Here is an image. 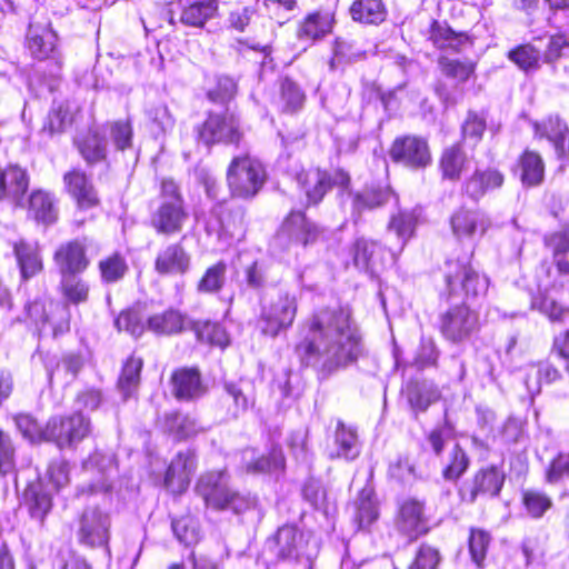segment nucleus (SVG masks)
I'll return each instance as SVG.
<instances>
[{"label":"nucleus","mask_w":569,"mask_h":569,"mask_svg":"<svg viewBox=\"0 0 569 569\" xmlns=\"http://www.w3.org/2000/svg\"><path fill=\"white\" fill-rule=\"evenodd\" d=\"M301 335L297 352L322 375L346 368L360 355V337L347 308L315 310L302 323Z\"/></svg>","instance_id":"f257e3e1"},{"label":"nucleus","mask_w":569,"mask_h":569,"mask_svg":"<svg viewBox=\"0 0 569 569\" xmlns=\"http://www.w3.org/2000/svg\"><path fill=\"white\" fill-rule=\"evenodd\" d=\"M266 548L278 561L313 569V562L320 550L319 540L296 526H282L267 539Z\"/></svg>","instance_id":"f03ea898"},{"label":"nucleus","mask_w":569,"mask_h":569,"mask_svg":"<svg viewBox=\"0 0 569 569\" xmlns=\"http://www.w3.org/2000/svg\"><path fill=\"white\" fill-rule=\"evenodd\" d=\"M196 491L206 506L214 510L230 509L234 513H241L256 506L254 497L241 495L229 488L222 471L202 475L197 482Z\"/></svg>","instance_id":"7ed1b4c3"},{"label":"nucleus","mask_w":569,"mask_h":569,"mask_svg":"<svg viewBox=\"0 0 569 569\" xmlns=\"http://www.w3.org/2000/svg\"><path fill=\"white\" fill-rule=\"evenodd\" d=\"M267 179L263 164L248 153L233 157L228 170L227 182L233 197L251 199L258 194Z\"/></svg>","instance_id":"20e7f679"},{"label":"nucleus","mask_w":569,"mask_h":569,"mask_svg":"<svg viewBox=\"0 0 569 569\" xmlns=\"http://www.w3.org/2000/svg\"><path fill=\"white\" fill-rule=\"evenodd\" d=\"M187 217L188 213L184 210L178 186L172 180H163L161 183V203L151 217L152 227L159 233H177L182 229Z\"/></svg>","instance_id":"39448f33"},{"label":"nucleus","mask_w":569,"mask_h":569,"mask_svg":"<svg viewBox=\"0 0 569 569\" xmlns=\"http://www.w3.org/2000/svg\"><path fill=\"white\" fill-rule=\"evenodd\" d=\"M298 310L297 298L288 291H278L261 307L259 327L263 335L276 337L295 321Z\"/></svg>","instance_id":"423d86ee"},{"label":"nucleus","mask_w":569,"mask_h":569,"mask_svg":"<svg viewBox=\"0 0 569 569\" xmlns=\"http://www.w3.org/2000/svg\"><path fill=\"white\" fill-rule=\"evenodd\" d=\"M445 279L449 295L463 292L466 297H479L487 292L488 279L478 273L470 264L469 258L449 259L445 266Z\"/></svg>","instance_id":"0eeeda50"},{"label":"nucleus","mask_w":569,"mask_h":569,"mask_svg":"<svg viewBox=\"0 0 569 569\" xmlns=\"http://www.w3.org/2000/svg\"><path fill=\"white\" fill-rule=\"evenodd\" d=\"M319 236L318 227L302 211H292L278 230L273 246L282 251L313 243Z\"/></svg>","instance_id":"6e6552de"},{"label":"nucleus","mask_w":569,"mask_h":569,"mask_svg":"<svg viewBox=\"0 0 569 569\" xmlns=\"http://www.w3.org/2000/svg\"><path fill=\"white\" fill-rule=\"evenodd\" d=\"M92 430L91 420L81 412L68 417H52L47 422V441L60 449L73 448L87 438Z\"/></svg>","instance_id":"1a4fd4ad"},{"label":"nucleus","mask_w":569,"mask_h":569,"mask_svg":"<svg viewBox=\"0 0 569 569\" xmlns=\"http://www.w3.org/2000/svg\"><path fill=\"white\" fill-rule=\"evenodd\" d=\"M296 181L303 191L308 203L317 204L333 186L342 189L347 188L350 182V177L348 172L341 169L328 172L313 168L298 172Z\"/></svg>","instance_id":"9d476101"},{"label":"nucleus","mask_w":569,"mask_h":569,"mask_svg":"<svg viewBox=\"0 0 569 569\" xmlns=\"http://www.w3.org/2000/svg\"><path fill=\"white\" fill-rule=\"evenodd\" d=\"M110 515L99 507H87L79 516L77 539L89 548L108 547L110 539Z\"/></svg>","instance_id":"9b49d317"},{"label":"nucleus","mask_w":569,"mask_h":569,"mask_svg":"<svg viewBox=\"0 0 569 569\" xmlns=\"http://www.w3.org/2000/svg\"><path fill=\"white\" fill-rule=\"evenodd\" d=\"M199 139L206 144L228 143L238 144L242 133L239 120L232 113H209L203 124L198 129Z\"/></svg>","instance_id":"f8f14e48"},{"label":"nucleus","mask_w":569,"mask_h":569,"mask_svg":"<svg viewBox=\"0 0 569 569\" xmlns=\"http://www.w3.org/2000/svg\"><path fill=\"white\" fill-rule=\"evenodd\" d=\"M478 327V315L466 305L452 307L440 316V332L455 343L468 339Z\"/></svg>","instance_id":"ddd939ff"},{"label":"nucleus","mask_w":569,"mask_h":569,"mask_svg":"<svg viewBox=\"0 0 569 569\" xmlns=\"http://www.w3.org/2000/svg\"><path fill=\"white\" fill-rule=\"evenodd\" d=\"M27 47L31 56L38 60H54L61 67L60 56L57 47L58 37L51 24L46 19H33L26 36Z\"/></svg>","instance_id":"4468645a"},{"label":"nucleus","mask_w":569,"mask_h":569,"mask_svg":"<svg viewBox=\"0 0 569 569\" xmlns=\"http://www.w3.org/2000/svg\"><path fill=\"white\" fill-rule=\"evenodd\" d=\"M391 159L412 169L426 168L431 163L427 140L416 136L397 138L390 149Z\"/></svg>","instance_id":"2eb2a0df"},{"label":"nucleus","mask_w":569,"mask_h":569,"mask_svg":"<svg viewBox=\"0 0 569 569\" xmlns=\"http://www.w3.org/2000/svg\"><path fill=\"white\" fill-rule=\"evenodd\" d=\"M396 525L398 530L410 540L426 533L428 531V519L425 515L423 502L412 498L402 501L398 509Z\"/></svg>","instance_id":"dca6fc26"},{"label":"nucleus","mask_w":569,"mask_h":569,"mask_svg":"<svg viewBox=\"0 0 569 569\" xmlns=\"http://www.w3.org/2000/svg\"><path fill=\"white\" fill-rule=\"evenodd\" d=\"M489 224V219L483 212L465 207L457 209L450 218L451 231L458 240H470L477 234L482 236Z\"/></svg>","instance_id":"f3484780"},{"label":"nucleus","mask_w":569,"mask_h":569,"mask_svg":"<svg viewBox=\"0 0 569 569\" xmlns=\"http://www.w3.org/2000/svg\"><path fill=\"white\" fill-rule=\"evenodd\" d=\"M196 470V457L190 450L179 452L168 467L164 486L173 493L183 492Z\"/></svg>","instance_id":"a211bd4d"},{"label":"nucleus","mask_w":569,"mask_h":569,"mask_svg":"<svg viewBox=\"0 0 569 569\" xmlns=\"http://www.w3.org/2000/svg\"><path fill=\"white\" fill-rule=\"evenodd\" d=\"M503 481V473L492 467L479 471L473 478L472 486L462 487L459 493L463 501L472 503L479 495L497 496L501 490Z\"/></svg>","instance_id":"6ab92c4d"},{"label":"nucleus","mask_w":569,"mask_h":569,"mask_svg":"<svg viewBox=\"0 0 569 569\" xmlns=\"http://www.w3.org/2000/svg\"><path fill=\"white\" fill-rule=\"evenodd\" d=\"M503 174L495 168H478L465 181L463 193L470 199L478 201L487 192L500 188L503 184Z\"/></svg>","instance_id":"aec40b11"},{"label":"nucleus","mask_w":569,"mask_h":569,"mask_svg":"<svg viewBox=\"0 0 569 569\" xmlns=\"http://www.w3.org/2000/svg\"><path fill=\"white\" fill-rule=\"evenodd\" d=\"M190 268V254L180 243L161 249L154 260V270L162 276L183 274Z\"/></svg>","instance_id":"412c9836"},{"label":"nucleus","mask_w":569,"mask_h":569,"mask_svg":"<svg viewBox=\"0 0 569 569\" xmlns=\"http://www.w3.org/2000/svg\"><path fill=\"white\" fill-rule=\"evenodd\" d=\"M172 392L180 400L198 399L207 393L200 372L194 368H181L171 377Z\"/></svg>","instance_id":"4be33fe9"},{"label":"nucleus","mask_w":569,"mask_h":569,"mask_svg":"<svg viewBox=\"0 0 569 569\" xmlns=\"http://www.w3.org/2000/svg\"><path fill=\"white\" fill-rule=\"evenodd\" d=\"M28 187L29 178L24 169L18 166H10L7 169L0 168V201L8 199L17 206H21Z\"/></svg>","instance_id":"5701e85b"},{"label":"nucleus","mask_w":569,"mask_h":569,"mask_svg":"<svg viewBox=\"0 0 569 569\" xmlns=\"http://www.w3.org/2000/svg\"><path fill=\"white\" fill-rule=\"evenodd\" d=\"M54 260L62 276L80 273L89 264L84 246L79 240L60 246L54 253Z\"/></svg>","instance_id":"b1692460"},{"label":"nucleus","mask_w":569,"mask_h":569,"mask_svg":"<svg viewBox=\"0 0 569 569\" xmlns=\"http://www.w3.org/2000/svg\"><path fill=\"white\" fill-rule=\"evenodd\" d=\"M355 266L375 276L383 268L382 247L367 239H358L352 248Z\"/></svg>","instance_id":"393cba45"},{"label":"nucleus","mask_w":569,"mask_h":569,"mask_svg":"<svg viewBox=\"0 0 569 569\" xmlns=\"http://www.w3.org/2000/svg\"><path fill=\"white\" fill-rule=\"evenodd\" d=\"M535 131L537 137L547 138L552 143L559 157L569 152V129L559 117L550 116L535 122Z\"/></svg>","instance_id":"a878e982"},{"label":"nucleus","mask_w":569,"mask_h":569,"mask_svg":"<svg viewBox=\"0 0 569 569\" xmlns=\"http://www.w3.org/2000/svg\"><path fill=\"white\" fill-rule=\"evenodd\" d=\"M63 181L80 208L88 209L98 204L97 192L84 172L71 170L63 176Z\"/></svg>","instance_id":"bb28decb"},{"label":"nucleus","mask_w":569,"mask_h":569,"mask_svg":"<svg viewBox=\"0 0 569 569\" xmlns=\"http://www.w3.org/2000/svg\"><path fill=\"white\" fill-rule=\"evenodd\" d=\"M180 22L188 27L201 28L218 9L217 0H180Z\"/></svg>","instance_id":"cd10ccee"},{"label":"nucleus","mask_w":569,"mask_h":569,"mask_svg":"<svg viewBox=\"0 0 569 569\" xmlns=\"http://www.w3.org/2000/svg\"><path fill=\"white\" fill-rule=\"evenodd\" d=\"M335 18L329 11L309 13L299 24L297 36L299 39L319 40L332 31Z\"/></svg>","instance_id":"c85d7f7f"},{"label":"nucleus","mask_w":569,"mask_h":569,"mask_svg":"<svg viewBox=\"0 0 569 569\" xmlns=\"http://www.w3.org/2000/svg\"><path fill=\"white\" fill-rule=\"evenodd\" d=\"M470 159L460 143L445 148L439 161L443 178L455 181L460 179L461 173L468 169Z\"/></svg>","instance_id":"c756f323"},{"label":"nucleus","mask_w":569,"mask_h":569,"mask_svg":"<svg viewBox=\"0 0 569 569\" xmlns=\"http://www.w3.org/2000/svg\"><path fill=\"white\" fill-rule=\"evenodd\" d=\"M29 213L39 222L51 224L58 219V209L51 193L34 190L29 197Z\"/></svg>","instance_id":"7c9ffc66"},{"label":"nucleus","mask_w":569,"mask_h":569,"mask_svg":"<svg viewBox=\"0 0 569 569\" xmlns=\"http://www.w3.org/2000/svg\"><path fill=\"white\" fill-rule=\"evenodd\" d=\"M429 40L439 49H452L459 51L469 43V37L462 32H455L445 22L433 21L429 30Z\"/></svg>","instance_id":"2f4dec72"},{"label":"nucleus","mask_w":569,"mask_h":569,"mask_svg":"<svg viewBox=\"0 0 569 569\" xmlns=\"http://www.w3.org/2000/svg\"><path fill=\"white\" fill-rule=\"evenodd\" d=\"M407 398L416 411H426L440 398L438 388L429 381H413L407 386Z\"/></svg>","instance_id":"473e14b6"},{"label":"nucleus","mask_w":569,"mask_h":569,"mask_svg":"<svg viewBox=\"0 0 569 569\" xmlns=\"http://www.w3.org/2000/svg\"><path fill=\"white\" fill-rule=\"evenodd\" d=\"M518 170L522 184L535 187L543 180L545 163L537 152L526 151L519 159Z\"/></svg>","instance_id":"72a5a7b5"},{"label":"nucleus","mask_w":569,"mask_h":569,"mask_svg":"<svg viewBox=\"0 0 569 569\" xmlns=\"http://www.w3.org/2000/svg\"><path fill=\"white\" fill-rule=\"evenodd\" d=\"M349 11L355 21L367 24H378L387 14L382 0H355Z\"/></svg>","instance_id":"f704fd0d"},{"label":"nucleus","mask_w":569,"mask_h":569,"mask_svg":"<svg viewBox=\"0 0 569 569\" xmlns=\"http://www.w3.org/2000/svg\"><path fill=\"white\" fill-rule=\"evenodd\" d=\"M162 429L177 440L193 437L201 430L193 418L179 412L167 413L163 419Z\"/></svg>","instance_id":"c9c22d12"},{"label":"nucleus","mask_w":569,"mask_h":569,"mask_svg":"<svg viewBox=\"0 0 569 569\" xmlns=\"http://www.w3.org/2000/svg\"><path fill=\"white\" fill-rule=\"evenodd\" d=\"M13 249L23 279L33 277L42 269V261L36 243L20 241L14 244Z\"/></svg>","instance_id":"e433bc0d"},{"label":"nucleus","mask_w":569,"mask_h":569,"mask_svg":"<svg viewBox=\"0 0 569 569\" xmlns=\"http://www.w3.org/2000/svg\"><path fill=\"white\" fill-rule=\"evenodd\" d=\"M336 449L329 452L331 459L345 458L352 460L359 455V446L356 431L347 428L342 422H338L335 436Z\"/></svg>","instance_id":"4c0bfd02"},{"label":"nucleus","mask_w":569,"mask_h":569,"mask_svg":"<svg viewBox=\"0 0 569 569\" xmlns=\"http://www.w3.org/2000/svg\"><path fill=\"white\" fill-rule=\"evenodd\" d=\"M107 139L97 131H90L78 142V149L88 164H94L107 159Z\"/></svg>","instance_id":"58836bf2"},{"label":"nucleus","mask_w":569,"mask_h":569,"mask_svg":"<svg viewBox=\"0 0 569 569\" xmlns=\"http://www.w3.org/2000/svg\"><path fill=\"white\" fill-rule=\"evenodd\" d=\"M391 200L397 203L398 197L389 187L367 189L356 194L353 208L356 211L361 212L367 209L371 210L381 207Z\"/></svg>","instance_id":"ea45409f"},{"label":"nucleus","mask_w":569,"mask_h":569,"mask_svg":"<svg viewBox=\"0 0 569 569\" xmlns=\"http://www.w3.org/2000/svg\"><path fill=\"white\" fill-rule=\"evenodd\" d=\"M365 54V50L355 41L338 37L332 46V58L329 62L330 69L335 70L341 64L360 60Z\"/></svg>","instance_id":"a19ab883"},{"label":"nucleus","mask_w":569,"mask_h":569,"mask_svg":"<svg viewBox=\"0 0 569 569\" xmlns=\"http://www.w3.org/2000/svg\"><path fill=\"white\" fill-rule=\"evenodd\" d=\"M148 329L157 335H172L182 330L183 317L176 310H167L147 318Z\"/></svg>","instance_id":"79ce46f5"},{"label":"nucleus","mask_w":569,"mask_h":569,"mask_svg":"<svg viewBox=\"0 0 569 569\" xmlns=\"http://www.w3.org/2000/svg\"><path fill=\"white\" fill-rule=\"evenodd\" d=\"M72 122V111L66 101L54 102L42 127V132L52 137L61 133Z\"/></svg>","instance_id":"37998d69"},{"label":"nucleus","mask_w":569,"mask_h":569,"mask_svg":"<svg viewBox=\"0 0 569 569\" xmlns=\"http://www.w3.org/2000/svg\"><path fill=\"white\" fill-rule=\"evenodd\" d=\"M24 496L31 517L42 522L52 508L51 495L41 485H33L26 490Z\"/></svg>","instance_id":"c03bdc74"},{"label":"nucleus","mask_w":569,"mask_h":569,"mask_svg":"<svg viewBox=\"0 0 569 569\" xmlns=\"http://www.w3.org/2000/svg\"><path fill=\"white\" fill-rule=\"evenodd\" d=\"M143 366L141 358L130 357L122 367L121 375L118 380V387L124 399L133 396L140 383V372Z\"/></svg>","instance_id":"a18cd8bd"},{"label":"nucleus","mask_w":569,"mask_h":569,"mask_svg":"<svg viewBox=\"0 0 569 569\" xmlns=\"http://www.w3.org/2000/svg\"><path fill=\"white\" fill-rule=\"evenodd\" d=\"M82 366L83 360L79 355H66L59 362H57L54 369H52L49 365L46 366L49 381L51 382L54 378H57L63 383H69L76 379Z\"/></svg>","instance_id":"49530a36"},{"label":"nucleus","mask_w":569,"mask_h":569,"mask_svg":"<svg viewBox=\"0 0 569 569\" xmlns=\"http://www.w3.org/2000/svg\"><path fill=\"white\" fill-rule=\"evenodd\" d=\"M417 219L415 210H400L391 216L388 230L397 234L401 241V247L413 236Z\"/></svg>","instance_id":"de8ad7c7"},{"label":"nucleus","mask_w":569,"mask_h":569,"mask_svg":"<svg viewBox=\"0 0 569 569\" xmlns=\"http://www.w3.org/2000/svg\"><path fill=\"white\" fill-rule=\"evenodd\" d=\"M61 290L67 301L73 305L86 302L89 296V286L76 274L62 276Z\"/></svg>","instance_id":"09e8293b"},{"label":"nucleus","mask_w":569,"mask_h":569,"mask_svg":"<svg viewBox=\"0 0 569 569\" xmlns=\"http://www.w3.org/2000/svg\"><path fill=\"white\" fill-rule=\"evenodd\" d=\"M114 325L118 330H123L133 337H140L148 329L147 318L134 309L122 311L114 320Z\"/></svg>","instance_id":"8fccbe9b"},{"label":"nucleus","mask_w":569,"mask_h":569,"mask_svg":"<svg viewBox=\"0 0 569 569\" xmlns=\"http://www.w3.org/2000/svg\"><path fill=\"white\" fill-rule=\"evenodd\" d=\"M227 266L222 261L209 267L198 282V291L203 293L218 292L224 284Z\"/></svg>","instance_id":"3c124183"},{"label":"nucleus","mask_w":569,"mask_h":569,"mask_svg":"<svg viewBox=\"0 0 569 569\" xmlns=\"http://www.w3.org/2000/svg\"><path fill=\"white\" fill-rule=\"evenodd\" d=\"M441 72L459 82L467 81L475 72V63L471 61H460L441 57L438 60Z\"/></svg>","instance_id":"603ef678"},{"label":"nucleus","mask_w":569,"mask_h":569,"mask_svg":"<svg viewBox=\"0 0 569 569\" xmlns=\"http://www.w3.org/2000/svg\"><path fill=\"white\" fill-rule=\"evenodd\" d=\"M535 370V381L531 380L530 376L526 379L527 389L531 393H539L541 383H552L561 378L560 371L550 362H539Z\"/></svg>","instance_id":"864d4df0"},{"label":"nucleus","mask_w":569,"mask_h":569,"mask_svg":"<svg viewBox=\"0 0 569 569\" xmlns=\"http://www.w3.org/2000/svg\"><path fill=\"white\" fill-rule=\"evenodd\" d=\"M509 59L520 69L528 71L539 67L540 51L531 44H525L510 51Z\"/></svg>","instance_id":"5fc2aeb1"},{"label":"nucleus","mask_w":569,"mask_h":569,"mask_svg":"<svg viewBox=\"0 0 569 569\" xmlns=\"http://www.w3.org/2000/svg\"><path fill=\"white\" fill-rule=\"evenodd\" d=\"M284 458L282 451L273 448L267 456H261L257 460L247 463L248 471L251 472H271L282 469Z\"/></svg>","instance_id":"6e6d98bb"},{"label":"nucleus","mask_w":569,"mask_h":569,"mask_svg":"<svg viewBox=\"0 0 569 569\" xmlns=\"http://www.w3.org/2000/svg\"><path fill=\"white\" fill-rule=\"evenodd\" d=\"M198 339L203 342L226 347L228 345V336L224 329L214 322H204L196 328Z\"/></svg>","instance_id":"4d7b16f0"},{"label":"nucleus","mask_w":569,"mask_h":569,"mask_svg":"<svg viewBox=\"0 0 569 569\" xmlns=\"http://www.w3.org/2000/svg\"><path fill=\"white\" fill-rule=\"evenodd\" d=\"M101 277L107 282L120 280L128 267L124 259L119 254H113L99 263Z\"/></svg>","instance_id":"13d9d810"},{"label":"nucleus","mask_w":569,"mask_h":569,"mask_svg":"<svg viewBox=\"0 0 569 569\" xmlns=\"http://www.w3.org/2000/svg\"><path fill=\"white\" fill-rule=\"evenodd\" d=\"M16 423L23 437L28 438L30 441H47V425L44 427L40 426L38 421L29 415H19L16 418Z\"/></svg>","instance_id":"bf43d9fd"},{"label":"nucleus","mask_w":569,"mask_h":569,"mask_svg":"<svg viewBox=\"0 0 569 569\" xmlns=\"http://www.w3.org/2000/svg\"><path fill=\"white\" fill-rule=\"evenodd\" d=\"M468 458L465 451L455 445L450 451V461L443 469V478L447 480H457L468 468Z\"/></svg>","instance_id":"052dcab7"},{"label":"nucleus","mask_w":569,"mask_h":569,"mask_svg":"<svg viewBox=\"0 0 569 569\" xmlns=\"http://www.w3.org/2000/svg\"><path fill=\"white\" fill-rule=\"evenodd\" d=\"M523 505L528 513L533 518H540L552 505L551 499L540 491H526Z\"/></svg>","instance_id":"680f3d73"},{"label":"nucleus","mask_w":569,"mask_h":569,"mask_svg":"<svg viewBox=\"0 0 569 569\" xmlns=\"http://www.w3.org/2000/svg\"><path fill=\"white\" fill-rule=\"evenodd\" d=\"M281 98L287 111L300 109L305 101V94L300 88L290 79H284L281 83Z\"/></svg>","instance_id":"e2e57ef3"},{"label":"nucleus","mask_w":569,"mask_h":569,"mask_svg":"<svg viewBox=\"0 0 569 569\" xmlns=\"http://www.w3.org/2000/svg\"><path fill=\"white\" fill-rule=\"evenodd\" d=\"M49 482L59 490L70 482V466L63 459L52 460L47 470Z\"/></svg>","instance_id":"0e129e2a"},{"label":"nucleus","mask_w":569,"mask_h":569,"mask_svg":"<svg viewBox=\"0 0 569 569\" xmlns=\"http://www.w3.org/2000/svg\"><path fill=\"white\" fill-rule=\"evenodd\" d=\"M132 127L129 121H116L110 124V136L118 150H126L132 143Z\"/></svg>","instance_id":"69168bd1"},{"label":"nucleus","mask_w":569,"mask_h":569,"mask_svg":"<svg viewBox=\"0 0 569 569\" xmlns=\"http://www.w3.org/2000/svg\"><path fill=\"white\" fill-rule=\"evenodd\" d=\"M172 530L177 539L186 546L193 545L199 539L198 530L189 518L173 520Z\"/></svg>","instance_id":"338daca9"},{"label":"nucleus","mask_w":569,"mask_h":569,"mask_svg":"<svg viewBox=\"0 0 569 569\" xmlns=\"http://www.w3.org/2000/svg\"><path fill=\"white\" fill-rule=\"evenodd\" d=\"M53 567L54 569H91L84 558L69 549L59 551Z\"/></svg>","instance_id":"774afa93"}]
</instances>
